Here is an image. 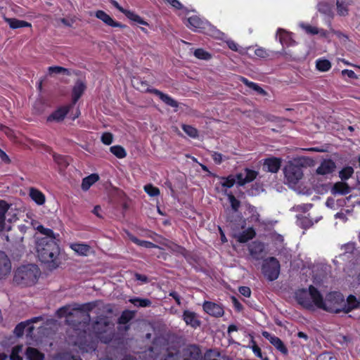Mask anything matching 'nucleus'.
<instances>
[{
    "label": "nucleus",
    "instance_id": "52",
    "mask_svg": "<svg viewBox=\"0 0 360 360\" xmlns=\"http://www.w3.org/2000/svg\"><path fill=\"white\" fill-rule=\"evenodd\" d=\"M319 11L326 15H330L332 13V6L326 2H321L318 4Z\"/></svg>",
    "mask_w": 360,
    "mask_h": 360
},
{
    "label": "nucleus",
    "instance_id": "7",
    "mask_svg": "<svg viewBox=\"0 0 360 360\" xmlns=\"http://www.w3.org/2000/svg\"><path fill=\"white\" fill-rule=\"evenodd\" d=\"M324 302L325 307L323 308V310L338 314L342 311L344 297L340 292H330L326 295Z\"/></svg>",
    "mask_w": 360,
    "mask_h": 360
},
{
    "label": "nucleus",
    "instance_id": "49",
    "mask_svg": "<svg viewBox=\"0 0 360 360\" xmlns=\"http://www.w3.org/2000/svg\"><path fill=\"white\" fill-rule=\"evenodd\" d=\"M144 191L151 197H156L160 195V189L150 184L144 186Z\"/></svg>",
    "mask_w": 360,
    "mask_h": 360
},
{
    "label": "nucleus",
    "instance_id": "42",
    "mask_svg": "<svg viewBox=\"0 0 360 360\" xmlns=\"http://www.w3.org/2000/svg\"><path fill=\"white\" fill-rule=\"evenodd\" d=\"M302 27L305 30L307 34L312 35L321 34L322 36H326V31L323 30H319L316 27L311 26L309 24H302Z\"/></svg>",
    "mask_w": 360,
    "mask_h": 360
},
{
    "label": "nucleus",
    "instance_id": "3",
    "mask_svg": "<svg viewBox=\"0 0 360 360\" xmlns=\"http://www.w3.org/2000/svg\"><path fill=\"white\" fill-rule=\"evenodd\" d=\"M36 251L39 260L51 270L58 268L62 264L59 240L37 239Z\"/></svg>",
    "mask_w": 360,
    "mask_h": 360
},
{
    "label": "nucleus",
    "instance_id": "35",
    "mask_svg": "<svg viewBox=\"0 0 360 360\" xmlns=\"http://www.w3.org/2000/svg\"><path fill=\"white\" fill-rule=\"evenodd\" d=\"M333 191L335 193L347 195L350 192V188L347 183L339 181L334 184Z\"/></svg>",
    "mask_w": 360,
    "mask_h": 360
},
{
    "label": "nucleus",
    "instance_id": "23",
    "mask_svg": "<svg viewBox=\"0 0 360 360\" xmlns=\"http://www.w3.org/2000/svg\"><path fill=\"white\" fill-rule=\"evenodd\" d=\"M187 357L184 360H202V352L200 347L195 345H189L186 350Z\"/></svg>",
    "mask_w": 360,
    "mask_h": 360
},
{
    "label": "nucleus",
    "instance_id": "8",
    "mask_svg": "<svg viewBox=\"0 0 360 360\" xmlns=\"http://www.w3.org/2000/svg\"><path fill=\"white\" fill-rule=\"evenodd\" d=\"M283 173L288 182L294 185L297 184L303 176L302 167L293 163L285 165Z\"/></svg>",
    "mask_w": 360,
    "mask_h": 360
},
{
    "label": "nucleus",
    "instance_id": "32",
    "mask_svg": "<svg viewBox=\"0 0 360 360\" xmlns=\"http://www.w3.org/2000/svg\"><path fill=\"white\" fill-rule=\"evenodd\" d=\"M134 316L135 311L128 309L124 310L117 319V323L120 325H125L133 319Z\"/></svg>",
    "mask_w": 360,
    "mask_h": 360
},
{
    "label": "nucleus",
    "instance_id": "6",
    "mask_svg": "<svg viewBox=\"0 0 360 360\" xmlns=\"http://www.w3.org/2000/svg\"><path fill=\"white\" fill-rule=\"evenodd\" d=\"M281 265L279 261L274 257H270L264 260L262 272L269 281H274L278 278Z\"/></svg>",
    "mask_w": 360,
    "mask_h": 360
},
{
    "label": "nucleus",
    "instance_id": "29",
    "mask_svg": "<svg viewBox=\"0 0 360 360\" xmlns=\"http://www.w3.org/2000/svg\"><path fill=\"white\" fill-rule=\"evenodd\" d=\"M30 196L31 199L39 205H44L45 202V195L39 189H37L35 188H31L30 189Z\"/></svg>",
    "mask_w": 360,
    "mask_h": 360
},
{
    "label": "nucleus",
    "instance_id": "28",
    "mask_svg": "<svg viewBox=\"0 0 360 360\" xmlns=\"http://www.w3.org/2000/svg\"><path fill=\"white\" fill-rule=\"evenodd\" d=\"M70 248L81 256H87L91 250L90 245L85 243H72L70 245Z\"/></svg>",
    "mask_w": 360,
    "mask_h": 360
},
{
    "label": "nucleus",
    "instance_id": "50",
    "mask_svg": "<svg viewBox=\"0 0 360 360\" xmlns=\"http://www.w3.org/2000/svg\"><path fill=\"white\" fill-rule=\"evenodd\" d=\"M244 174L246 182L248 184L254 181L257 178L258 173L255 170L250 169L249 168H245L244 169Z\"/></svg>",
    "mask_w": 360,
    "mask_h": 360
},
{
    "label": "nucleus",
    "instance_id": "9",
    "mask_svg": "<svg viewBox=\"0 0 360 360\" xmlns=\"http://www.w3.org/2000/svg\"><path fill=\"white\" fill-rule=\"evenodd\" d=\"M209 25L207 20H204L197 15H192L187 18L186 26L194 32L204 33Z\"/></svg>",
    "mask_w": 360,
    "mask_h": 360
},
{
    "label": "nucleus",
    "instance_id": "10",
    "mask_svg": "<svg viewBox=\"0 0 360 360\" xmlns=\"http://www.w3.org/2000/svg\"><path fill=\"white\" fill-rule=\"evenodd\" d=\"M110 4L119 11L124 14V15L130 20L137 22L140 25L149 26L148 22L144 20L141 16H139L138 14H136L135 12L132 11L124 8L119 4V3L117 1L111 0Z\"/></svg>",
    "mask_w": 360,
    "mask_h": 360
},
{
    "label": "nucleus",
    "instance_id": "38",
    "mask_svg": "<svg viewBox=\"0 0 360 360\" xmlns=\"http://www.w3.org/2000/svg\"><path fill=\"white\" fill-rule=\"evenodd\" d=\"M10 207V205L4 200H0V228L5 225V214Z\"/></svg>",
    "mask_w": 360,
    "mask_h": 360
},
{
    "label": "nucleus",
    "instance_id": "62",
    "mask_svg": "<svg viewBox=\"0 0 360 360\" xmlns=\"http://www.w3.org/2000/svg\"><path fill=\"white\" fill-rule=\"evenodd\" d=\"M239 292L245 297H250L251 295V290L248 286H241L238 289Z\"/></svg>",
    "mask_w": 360,
    "mask_h": 360
},
{
    "label": "nucleus",
    "instance_id": "57",
    "mask_svg": "<svg viewBox=\"0 0 360 360\" xmlns=\"http://www.w3.org/2000/svg\"><path fill=\"white\" fill-rule=\"evenodd\" d=\"M113 141V136L110 132H104L101 136V141L103 144L109 146Z\"/></svg>",
    "mask_w": 360,
    "mask_h": 360
},
{
    "label": "nucleus",
    "instance_id": "46",
    "mask_svg": "<svg viewBox=\"0 0 360 360\" xmlns=\"http://www.w3.org/2000/svg\"><path fill=\"white\" fill-rule=\"evenodd\" d=\"M354 174V169L352 167L347 166L343 167L339 172V176L342 181L349 179Z\"/></svg>",
    "mask_w": 360,
    "mask_h": 360
},
{
    "label": "nucleus",
    "instance_id": "15",
    "mask_svg": "<svg viewBox=\"0 0 360 360\" xmlns=\"http://www.w3.org/2000/svg\"><path fill=\"white\" fill-rule=\"evenodd\" d=\"M95 16L108 26L112 27H120L122 29L127 27L126 25L114 20L108 13L102 10L96 11Z\"/></svg>",
    "mask_w": 360,
    "mask_h": 360
},
{
    "label": "nucleus",
    "instance_id": "24",
    "mask_svg": "<svg viewBox=\"0 0 360 360\" xmlns=\"http://www.w3.org/2000/svg\"><path fill=\"white\" fill-rule=\"evenodd\" d=\"M255 236L256 232L254 228L249 227L248 229L238 233L237 236H235V238H236L237 241L239 242L240 243H245L255 238Z\"/></svg>",
    "mask_w": 360,
    "mask_h": 360
},
{
    "label": "nucleus",
    "instance_id": "39",
    "mask_svg": "<svg viewBox=\"0 0 360 360\" xmlns=\"http://www.w3.org/2000/svg\"><path fill=\"white\" fill-rule=\"evenodd\" d=\"M22 352V345H18L12 348L8 360H22L20 354Z\"/></svg>",
    "mask_w": 360,
    "mask_h": 360
},
{
    "label": "nucleus",
    "instance_id": "12",
    "mask_svg": "<svg viewBox=\"0 0 360 360\" xmlns=\"http://www.w3.org/2000/svg\"><path fill=\"white\" fill-rule=\"evenodd\" d=\"M282 159L281 158L270 157L264 159L262 170L266 172L277 173L281 169Z\"/></svg>",
    "mask_w": 360,
    "mask_h": 360
},
{
    "label": "nucleus",
    "instance_id": "1",
    "mask_svg": "<svg viewBox=\"0 0 360 360\" xmlns=\"http://www.w3.org/2000/svg\"><path fill=\"white\" fill-rule=\"evenodd\" d=\"M117 335L115 323L109 317L101 315L92 321L89 333L85 328L77 332V338L72 343L78 347L82 354L92 353L96 350L98 341L109 344Z\"/></svg>",
    "mask_w": 360,
    "mask_h": 360
},
{
    "label": "nucleus",
    "instance_id": "51",
    "mask_svg": "<svg viewBox=\"0 0 360 360\" xmlns=\"http://www.w3.org/2000/svg\"><path fill=\"white\" fill-rule=\"evenodd\" d=\"M228 198L232 210L237 212L240 206V202L231 193L228 194Z\"/></svg>",
    "mask_w": 360,
    "mask_h": 360
},
{
    "label": "nucleus",
    "instance_id": "47",
    "mask_svg": "<svg viewBox=\"0 0 360 360\" xmlns=\"http://www.w3.org/2000/svg\"><path fill=\"white\" fill-rule=\"evenodd\" d=\"M297 222L298 225L304 229H307L314 224L312 220L306 216L298 217Z\"/></svg>",
    "mask_w": 360,
    "mask_h": 360
},
{
    "label": "nucleus",
    "instance_id": "26",
    "mask_svg": "<svg viewBox=\"0 0 360 360\" xmlns=\"http://www.w3.org/2000/svg\"><path fill=\"white\" fill-rule=\"evenodd\" d=\"M4 20L9 25V27L13 30L21 27H32L31 23L15 18L5 17Z\"/></svg>",
    "mask_w": 360,
    "mask_h": 360
},
{
    "label": "nucleus",
    "instance_id": "45",
    "mask_svg": "<svg viewBox=\"0 0 360 360\" xmlns=\"http://www.w3.org/2000/svg\"><path fill=\"white\" fill-rule=\"evenodd\" d=\"M49 74H63L66 75H70L71 72L69 69L61 67V66H51L48 68Z\"/></svg>",
    "mask_w": 360,
    "mask_h": 360
},
{
    "label": "nucleus",
    "instance_id": "63",
    "mask_svg": "<svg viewBox=\"0 0 360 360\" xmlns=\"http://www.w3.org/2000/svg\"><path fill=\"white\" fill-rule=\"evenodd\" d=\"M342 75L343 76H347L351 79H356L357 78L356 73L352 70L345 69V70H342Z\"/></svg>",
    "mask_w": 360,
    "mask_h": 360
},
{
    "label": "nucleus",
    "instance_id": "16",
    "mask_svg": "<svg viewBox=\"0 0 360 360\" xmlns=\"http://www.w3.org/2000/svg\"><path fill=\"white\" fill-rule=\"evenodd\" d=\"M309 297L312 302L313 305L314 304L319 309H323L325 307V302L323 295L320 291L314 285H310L309 286Z\"/></svg>",
    "mask_w": 360,
    "mask_h": 360
},
{
    "label": "nucleus",
    "instance_id": "34",
    "mask_svg": "<svg viewBox=\"0 0 360 360\" xmlns=\"http://www.w3.org/2000/svg\"><path fill=\"white\" fill-rule=\"evenodd\" d=\"M129 302L137 307H149L152 305L151 300L148 298L133 297Z\"/></svg>",
    "mask_w": 360,
    "mask_h": 360
},
{
    "label": "nucleus",
    "instance_id": "36",
    "mask_svg": "<svg viewBox=\"0 0 360 360\" xmlns=\"http://www.w3.org/2000/svg\"><path fill=\"white\" fill-rule=\"evenodd\" d=\"M37 230L41 234L44 235V237L38 238L37 239H47L51 238L52 240H58L53 231L49 228H45L43 225H39Z\"/></svg>",
    "mask_w": 360,
    "mask_h": 360
},
{
    "label": "nucleus",
    "instance_id": "17",
    "mask_svg": "<svg viewBox=\"0 0 360 360\" xmlns=\"http://www.w3.org/2000/svg\"><path fill=\"white\" fill-rule=\"evenodd\" d=\"M72 108V105H68L58 108L47 117V121H63Z\"/></svg>",
    "mask_w": 360,
    "mask_h": 360
},
{
    "label": "nucleus",
    "instance_id": "55",
    "mask_svg": "<svg viewBox=\"0 0 360 360\" xmlns=\"http://www.w3.org/2000/svg\"><path fill=\"white\" fill-rule=\"evenodd\" d=\"M250 342L252 344L251 347L255 355L258 358L262 359V350L260 347L257 345L253 338H252Z\"/></svg>",
    "mask_w": 360,
    "mask_h": 360
},
{
    "label": "nucleus",
    "instance_id": "14",
    "mask_svg": "<svg viewBox=\"0 0 360 360\" xmlns=\"http://www.w3.org/2000/svg\"><path fill=\"white\" fill-rule=\"evenodd\" d=\"M202 308L207 314L214 317H221L224 314L223 307L212 302L205 301Z\"/></svg>",
    "mask_w": 360,
    "mask_h": 360
},
{
    "label": "nucleus",
    "instance_id": "13",
    "mask_svg": "<svg viewBox=\"0 0 360 360\" xmlns=\"http://www.w3.org/2000/svg\"><path fill=\"white\" fill-rule=\"evenodd\" d=\"M262 335L266 340L269 341V342L279 352H281L283 354H288V350L283 342L277 336L271 334L267 331H263Z\"/></svg>",
    "mask_w": 360,
    "mask_h": 360
},
{
    "label": "nucleus",
    "instance_id": "19",
    "mask_svg": "<svg viewBox=\"0 0 360 360\" xmlns=\"http://www.w3.org/2000/svg\"><path fill=\"white\" fill-rule=\"evenodd\" d=\"M336 167L335 162L331 159L323 160L316 169V174L326 175L331 174Z\"/></svg>",
    "mask_w": 360,
    "mask_h": 360
},
{
    "label": "nucleus",
    "instance_id": "27",
    "mask_svg": "<svg viewBox=\"0 0 360 360\" xmlns=\"http://www.w3.org/2000/svg\"><path fill=\"white\" fill-rule=\"evenodd\" d=\"M354 3V0H337L336 6L338 14L340 16L348 15V6Z\"/></svg>",
    "mask_w": 360,
    "mask_h": 360
},
{
    "label": "nucleus",
    "instance_id": "21",
    "mask_svg": "<svg viewBox=\"0 0 360 360\" xmlns=\"http://www.w3.org/2000/svg\"><path fill=\"white\" fill-rule=\"evenodd\" d=\"M183 320L186 325L191 326L193 328H196L200 326V321L198 319L196 313L189 310H184L183 312Z\"/></svg>",
    "mask_w": 360,
    "mask_h": 360
},
{
    "label": "nucleus",
    "instance_id": "22",
    "mask_svg": "<svg viewBox=\"0 0 360 360\" xmlns=\"http://www.w3.org/2000/svg\"><path fill=\"white\" fill-rule=\"evenodd\" d=\"M360 308V299H357L356 296L349 295L346 300L344 302L342 311L345 313H349L353 309Z\"/></svg>",
    "mask_w": 360,
    "mask_h": 360
},
{
    "label": "nucleus",
    "instance_id": "43",
    "mask_svg": "<svg viewBox=\"0 0 360 360\" xmlns=\"http://www.w3.org/2000/svg\"><path fill=\"white\" fill-rule=\"evenodd\" d=\"M240 80L243 84H245L247 86L252 89L253 90L256 91L259 94H265L264 90L262 87H260L257 84H256L255 82H250L247 78H245L244 77H240Z\"/></svg>",
    "mask_w": 360,
    "mask_h": 360
},
{
    "label": "nucleus",
    "instance_id": "58",
    "mask_svg": "<svg viewBox=\"0 0 360 360\" xmlns=\"http://www.w3.org/2000/svg\"><path fill=\"white\" fill-rule=\"evenodd\" d=\"M57 360H82L79 356H75L70 353L62 354Z\"/></svg>",
    "mask_w": 360,
    "mask_h": 360
},
{
    "label": "nucleus",
    "instance_id": "56",
    "mask_svg": "<svg viewBox=\"0 0 360 360\" xmlns=\"http://www.w3.org/2000/svg\"><path fill=\"white\" fill-rule=\"evenodd\" d=\"M224 181L221 183V186L225 188H230L233 186L236 183V179L232 176H229L226 178H223Z\"/></svg>",
    "mask_w": 360,
    "mask_h": 360
},
{
    "label": "nucleus",
    "instance_id": "5",
    "mask_svg": "<svg viewBox=\"0 0 360 360\" xmlns=\"http://www.w3.org/2000/svg\"><path fill=\"white\" fill-rule=\"evenodd\" d=\"M134 86L140 91L150 93L158 96L162 101L170 107L178 108L179 106L178 102L176 100L157 89L151 88L146 81L136 79L134 81Z\"/></svg>",
    "mask_w": 360,
    "mask_h": 360
},
{
    "label": "nucleus",
    "instance_id": "20",
    "mask_svg": "<svg viewBox=\"0 0 360 360\" xmlns=\"http://www.w3.org/2000/svg\"><path fill=\"white\" fill-rule=\"evenodd\" d=\"M249 252L250 255L256 259H259V257L264 252L265 246L264 244L259 240L252 242L249 245Z\"/></svg>",
    "mask_w": 360,
    "mask_h": 360
},
{
    "label": "nucleus",
    "instance_id": "61",
    "mask_svg": "<svg viewBox=\"0 0 360 360\" xmlns=\"http://www.w3.org/2000/svg\"><path fill=\"white\" fill-rule=\"evenodd\" d=\"M231 302L236 311H241L243 309V306L236 297H231Z\"/></svg>",
    "mask_w": 360,
    "mask_h": 360
},
{
    "label": "nucleus",
    "instance_id": "25",
    "mask_svg": "<svg viewBox=\"0 0 360 360\" xmlns=\"http://www.w3.org/2000/svg\"><path fill=\"white\" fill-rule=\"evenodd\" d=\"M11 262L3 251H0V278L7 275L11 271Z\"/></svg>",
    "mask_w": 360,
    "mask_h": 360
},
{
    "label": "nucleus",
    "instance_id": "59",
    "mask_svg": "<svg viewBox=\"0 0 360 360\" xmlns=\"http://www.w3.org/2000/svg\"><path fill=\"white\" fill-rule=\"evenodd\" d=\"M342 249L344 250L345 252L353 253V252L356 249V244L355 243L353 242L348 243L347 244H345L342 247Z\"/></svg>",
    "mask_w": 360,
    "mask_h": 360
},
{
    "label": "nucleus",
    "instance_id": "53",
    "mask_svg": "<svg viewBox=\"0 0 360 360\" xmlns=\"http://www.w3.org/2000/svg\"><path fill=\"white\" fill-rule=\"evenodd\" d=\"M27 326V322H20L19 323L14 329V333L18 337H20L23 335L26 326Z\"/></svg>",
    "mask_w": 360,
    "mask_h": 360
},
{
    "label": "nucleus",
    "instance_id": "33",
    "mask_svg": "<svg viewBox=\"0 0 360 360\" xmlns=\"http://www.w3.org/2000/svg\"><path fill=\"white\" fill-rule=\"evenodd\" d=\"M98 175L91 174L83 179L82 182V188L83 191H87L89 188L98 180Z\"/></svg>",
    "mask_w": 360,
    "mask_h": 360
},
{
    "label": "nucleus",
    "instance_id": "40",
    "mask_svg": "<svg viewBox=\"0 0 360 360\" xmlns=\"http://www.w3.org/2000/svg\"><path fill=\"white\" fill-rule=\"evenodd\" d=\"M130 240L134 243H135L139 246L144 247L146 248H155L158 247L157 245H155V243H153L150 241L140 240L138 238H136V236L130 237Z\"/></svg>",
    "mask_w": 360,
    "mask_h": 360
},
{
    "label": "nucleus",
    "instance_id": "2",
    "mask_svg": "<svg viewBox=\"0 0 360 360\" xmlns=\"http://www.w3.org/2000/svg\"><path fill=\"white\" fill-rule=\"evenodd\" d=\"M95 307V303L88 302L82 304H75L72 309L70 305H65L57 310L58 316L66 317L67 322L73 328L71 342L77 338V332L89 326L91 321L89 312Z\"/></svg>",
    "mask_w": 360,
    "mask_h": 360
},
{
    "label": "nucleus",
    "instance_id": "41",
    "mask_svg": "<svg viewBox=\"0 0 360 360\" xmlns=\"http://www.w3.org/2000/svg\"><path fill=\"white\" fill-rule=\"evenodd\" d=\"M110 151L117 158L122 159L127 156V152L125 149L120 146L116 145L110 148Z\"/></svg>",
    "mask_w": 360,
    "mask_h": 360
},
{
    "label": "nucleus",
    "instance_id": "30",
    "mask_svg": "<svg viewBox=\"0 0 360 360\" xmlns=\"http://www.w3.org/2000/svg\"><path fill=\"white\" fill-rule=\"evenodd\" d=\"M28 360H44V354L37 348L28 347L25 352Z\"/></svg>",
    "mask_w": 360,
    "mask_h": 360
},
{
    "label": "nucleus",
    "instance_id": "64",
    "mask_svg": "<svg viewBox=\"0 0 360 360\" xmlns=\"http://www.w3.org/2000/svg\"><path fill=\"white\" fill-rule=\"evenodd\" d=\"M255 53L257 56L262 58H264L268 56L266 50L263 48H258V49H255Z\"/></svg>",
    "mask_w": 360,
    "mask_h": 360
},
{
    "label": "nucleus",
    "instance_id": "44",
    "mask_svg": "<svg viewBox=\"0 0 360 360\" xmlns=\"http://www.w3.org/2000/svg\"><path fill=\"white\" fill-rule=\"evenodd\" d=\"M316 68L321 72H326L331 68V63L327 59H318L316 63Z\"/></svg>",
    "mask_w": 360,
    "mask_h": 360
},
{
    "label": "nucleus",
    "instance_id": "48",
    "mask_svg": "<svg viewBox=\"0 0 360 360\" xmlns=\"http://www.w3.org/2000/svg\"><path fill=\"white\" fill-rule=\"evenodd\" d=\"M194 56L198 59L205 60H210L212 58V55L202 49H195L194 51Z\"/></svg>",
    "mask_w": 360,
    "mask_h": 360
},
{
    "label": "nucleus",
    "instance_id": "37",
    "mask_svg": "<svg viewBox=\"0 0 360 360\" xmlns=\"http://www.w3.org/2000/svg\"><path fill=\"white\" fill-rule=\"evenodd\" d=\"M182 130L191 138L198 139L199 136L198 130L189 124H183L181 125Z\"/></svg>",
    "mask_w": 360,
    "mask_h": 360
},
{
    "label": "nucleus",
    "instance_id": "60",
    "mask_svg": "<svg viewBox=\"0 0 360 360\" xmlns=\"http://www.w3.org/2000/svg\"><path fill=\"white\" fill-rule=\"evenodd\" d=\"M236 182L240 186H243L247 184L244 173H238L236 175Z\"/></svg>",
    "mask_w": 360,
    "mask_h": 360
},
{
    "label": "nucleus",
    "instance_id": "11",
    "mask_svg": "<svg viewBox=\"0 0 360 360\" xmlns=\"http://www.w3.org/2000/svg\"><path fill=\"white\" fill-rule=\"evenodd\" d=\"M297 302L307 309H311L313 304L309 297V290L305 288L297 290L295 293Z\"/></svg>",
    "mask_w": 360,
    "mask_h": 360
},
{
    "label": "nucleus",
    "instance_id": "18",
    "mask_svg": "<svg viewBox=\"0 0 360 360\" xmlns=\"http://www.w3.org/2000/svg\"><path fill=\"white\" fill-rule=\"evenodd\" d=\"M86 89V86L84 82L78 79L72 90V107L77 103L81 96L83 95L84 92Z\"/></svg>",
    "mask_w": 360,
    "mask_h": 360
},
{
    "label": "nucleus",
    "instance_id": "4",
    "mask_svg": "<svg viewBox=\"0 0 360 360\" xmlns=\"http://www.w3.org/2000/svg\"><path fill=\"white\" fill-rule=\"evenodd\" d=\"M39 275V269L36 264L23 265L17 269L13 282L21 287L32 286L36 283Z\"/></svg>",
    "mask_w": 360,
    "mask_h": 360
},
{
    "label": "nucleus",
    "instance_id": "54",
    "mask_svg": "<svg viewBox=\"0 0 360 360\" xmlns=\"http://www.w3.org/2000/svg\"><path fill=\"white\" fill-rule=\"evenodd\" d=\"M316 360H338V359L332 352H326L320 354Z\"/></svg>",
    "mask_w": 360,
    "mask_h": 360
},
{
    "label": "nucleus",
    "instance_id": "31",
    "mask_svg": "<svg viewBox=\"0 0 360 360\" xmlns=\"http://www.w3.org/2000/svg\"><path fill=\"white\" fill-rule=\"evenodd\" d=\"M277 34L279 37V41L283 46H288L291 45L292 37L289 32L279 28L277 31Z\"/></svg>",
    "mask_w": 360,
    "mask_h": 360
}]
</instances>
